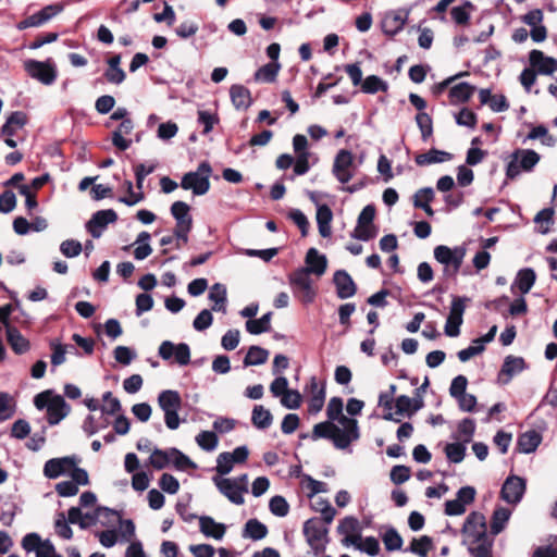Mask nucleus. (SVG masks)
<instances>
[{"label":"nucleus","instance_id":"nucleus-1","mask_svg":"<svg viewBox=\"0 0 557 557\" xmlns=\"http://www.w3.org/2000/svg\"><path fill=\"white\" fill-rule=\"evenodd\" d=\"M339 423L341 429L332 421L320 422L313 426L311 438L318 441L319 438L331 440L334 446L338 449H346L352 442L359 438L358 422L356 419L342 416Z\"/></svg>","mask_w":557,"mask_h":557},{"label":"nucleus","instance_id":"nucleus-2","mask_svg":"<svg viewBox=\"0 0 557 557\" xmlns=\"http://www.w3.org/2000/svg\"><path fill=\"white\" fill-rule=\"evenodd\" d=\"M463 544L467 545L469 553L493 544V540L487 535L485 517L480 512H471L462 527Z\"/></svg>","mask_w":557,"mask_h":557},{"label":"nucleus","instance_id":"nucleus-3","mask_svg":"<svg viewBox=\"0 0 557 557\" xmlns=\"http://www.w3.org/2000/svg\"><path fill=\"white\" fill-rule=\"evenodd\" d=\"M466 251L463 246L450 248L445 245H438L434 248V258L438 263L443 264L444 276L454 277L457 275L466 257Z\"/></svg>","mask_w":557,"mask_h":557},{"label":"nucleus","instance_id":"nucleus-4","mask_svg":"<svg viewBox=\"0 0 557 557\" xmlns=\"http://www.w3.org/2000/svg\"><path fill=\"white\" fill-rule=\"evenodd\" d=\"M212 168L208 161H202L196 171L187 172L181 180V187L191 190L195 196H202L210 189V177Z\"/></svg>","mask_w":557,"mask_h":557},{"label":"nucleus","instance_id":"nucleus-5","mask_svg":"<svg viewBox=\"0 0 557 557\" xmlns=\"http://www.w3.org/2000/svg\"><path fill=\"white\" fill-rule=\"evenodd\" d=\"M540 161V154L531 149H516L506 166V177L517 178L522 172H531Z\"/></svg>","mask_w":557,"mask_h":557},{"label":"nucleus","instance_id":"nucleus-6","mask_svg":"<svg viewBox=\"0 0 557 557\" xmlns=\"http://www.w3.org/2000/svg\"><path fill=\"white\" fill-rule=\"evenodd\" d=\"M158 405L164 412V423L168 429L176 430L181 420L178 411L182 407V398L177 391L165 389L158 396Z\"/></svg>","mask_w":557,"mask_h":557},{"label":"nucleus","instance_id":"nucleus-7","mask_svg":"<svg viewBox=\"0 0 557 557\" xmlns=\"http://www.w3.org/2000/svg\"><path fill=\"white\" fill-rule=\"evenodd\" d=\"M304 535L315 554L323 553L327 544V528L321 519L311 518L304 524Z\"/></svg>","mask_w":557,"mask_h":557},{"label":"nucleus","instance_id":"nucleus-8","mask_svg":"<svg viewBox=\"0 0 557 557\" xmlns=\"http://www.w3.org/2000/svg\"><path fill=\"white\" fill-rule=\"evenodd\" d=\"M289 284L294 295L304 304H311L315 298L310 273L307 270L297 269L289 275Z\"/></svg>","mask_w":557,"mask_h":557},{"label":"nucleus","instance_id":"nucleus-9","mask_svg":"<svg viewBox=\"0 0 557 557\" xmlns=\"http://www.w3.org/2000/svg\"><path fill=\"white\" fill-rule=\"evenodd\" d=\"M190 207L184 201H175L171 206V214L176 221L174 235L184 243L188 242V233L193 226V219L189 214Z\"/></svg>","mask_w":557,"mask_h":557},{"label":"nucleus","instance_id":"nucleus-10","mask_svg":"<svg viewBox=\"0 0 557 557\" xmlns=\"http://www.w3.org/2000/svg\"><path fill=\"white\" fill-rule=\"evenodd\" d=\"M468 297L454 296L450 311L445 323V334L449 337H456L460 334V326L463 322V313L467 307Z\"/></svg>","mask_w":557,"mask_h":557},{"label":"nucleus","instance_id":"nucleus-11","mask_svg":"<svg viewBox=\"0 0 557 557\" xmlns=\"http://www.w3.org/2000/svg\"><path fill=\"white\" fill-rule=\"evenodd\" d=\"M355 158L351 151L346 149H341L334 159L332 173L336 177V180L346 184L354 177Z\"/></svg>","mask_w":557,"mask_h":557},{"label":"nucleus","instance_id":"nucleus-12","mask_svg":"<svg viewBox=\"0 0 557 557\" xmlns=\"http://www.w3.org/2000/svg\"><path fill=\"white\" fill-rule=\"evenodd\" d=\"M26 72L45 85H51L57 78V70L50 60L45 62L27 60L24 63Z\"/></svg>","mask_w":557,"mask_h":557},{"label":"nucleus","instance_id":"nucleus-13","mask_svg":"<svg viewBox=\"0 0 557 557\" xmlns=\"http://www.w3.org/2000/svg\"><path fill=\"white\" fill-rule=\"evenodd\" d=\"M158 354L163 360L174 357L180 366H187L190 362V348L186 343L174 344L164 341L159 346Z\"/></svg>","mask_w":557,"mask_h":557},{"label":"nucleus","instance_id":"nucleus-14","mask_svg":"<svg viewBox=\"0 0 557 557\" xmlns=\"http://www.w3.org/2000/svg\"><path fill=\"white\" fill-rule=\"evenodd\" d=\"M117 220V214L113 209L99 210L95 212L86 223L88 233L94 238H99L110 223Z\"/></svg>","mask_w":557,"mask_h":557},{"label":"nucleus","instance_id":"nucleus-15","mask_svg":"<svg viewBox=\"0 0 557 557\" xmlns=\"http://www.w3.org/2000/svg\"><path fill=\"white\" fill-rule=\"evenodd\" d=\"M525 492V481L517 475L508 476L500 491L502 498L512 505H517L523 497Z\"/></svg>","mask_w":557,"mask_h":557},{"label":"nucleus","instance_id":"nucleus-16","mask_svg":"<svg viewBox=\"0 0 557 557\" xmlns=\"http://www.w3.org/2000/svg\"><path fill=\"white\" fill-rule=\"evenodd\" d=\"M77 463L75 456H66L62 458L49 459L44 467V474L49 479H57L60 475L69 472Z\"/></svg>","mask_w":557,"mask_h":557},{"label":"nucleus","instance_id":"nucleus-17","mask_svg":"<svg viewBox=\"0 0 557 557\" xmlns=\"http://www.w3.org/2000/svg\"><path fill=\"white\" fill-rule=\"evenodd\" d=\"M213 482L219 492L223 494L231 503L235 505L244 504V492H242L240 487H238L232 479L214 476Z\"/></svg>","mask_w":557,"mask_h":557},{"label":"nucleus","instance_id":"nucleus-18","mask_svg":"<svg viewBox=\"0 0 557 557\" xmlns=\"http://www.w3.org/2000/svg\"><path fill=\"white\" fill-rule=\"evenodd\" d=\"M333 282L336 287L337 297L341 299H347L352 297L357 292V286L345 270H337L334 273Z\"/></svg>","mask_w":557,"mask_h":557},{"label":"nucleus","instance_id":"nucleus-19","mask_svg":"<svg viewBox=\"0 0 557 557\" xmlns=\"http://www.w3.org/2000/svg\"><path fill=\"white\" fill-rule=\"evenodd\" d=\"M71 411V407L61 395H54L47 408V418L50 425L60 423Z\"/></svg>","mask_w":557,"mask_h":557},{"label":"nucleus","instance_id":"nucleus-20","mask_svg":"<svg viewBox=\"0 0 557 557\" xmlns=\"http://www.w3.org/2000/svg\"><path fill=\"white\" fill-rule=\"evenodd\" d=\"M529 60L532 67L536 69L540 74L552 75L557 72V60L552 57H546L540 50H532Z\"/></svg>","mask_w":557,"mask_h":557},{"label":"nucleus","instance_id":"nucleus-21","mask_svg":"<svg viewBox=\"0 0 557 557\" xmlns=\"http://www.w3.org/2000/svg\"><path fill=\"white\" fill-rule=\"evenodd\" d=\"M524 367L525 362L523 358L507 356L498 374V381L503 384H507L511 377L520 373Z\"/></svg>","mask_w":557,"mask_h":557},{"label":"nucleus","instance_id":"nucleus-22","mask_svg":"<svg viewBox=\"0 0 557 557\" xmlns=\"http://www.w3.org/2000/svg\"><path fill=\"white\" fill-rule=\"evenodd\" d=\"M327 260L324 255H320L315 248H310L306 255V267L300 270H307L308 273L321 276L325 273Z\"/></svg>","mask_w":557,"mask_h":557},{"label":"nucleus","instance_id":"nucleus-23","mask_svg":"<svg viewBox=\"0 0 557 557\" xmlns=\"http://www.w3.org/2000/svg\"><path fill=\"white\" fill-rule=\"evenodd\" d=\"M199 529L206 537H211L216 541L222 540L226 532L225 524L216 522L209 516H201L199 518Z\"/></svg>","mask_w":557,"mask_h":557},{"label":"nucleus","instance_id":"nucleus-24","mask_svg":"<svg viewBox=\"0 0 557 557\" xmlns=\"http://www.w3.org/2000/svg\"><path fill=\"white\" fill-rule=\"evenodd\" d=\"M309 388L311 397L308 401V412L310 414H317L320 412L325 403V388L320 386L317 379L312 376L310 379Z\"/></svg>","mask_w":557,"mask_h":557},{"label":"nucleus","instance_id":"nucleus-25","mask_svg":"<svg viewBox=\"0 0 557 557\" xmlns=\"http://www.w3.org/2000/svg\"><path fill=\"white\" fill-rule=\"evenodd\" d=\"M165 453L169 455L166 458V465L173 466L177 471H185L187 469H196L197 465L184 453L177 448H168Z\"/></svg>","mask_w":557,"mask_h":557},{"label":"nucleus","instance_id":"nucleus-26","mask_svg":"<svg viewBox=\"0 0 557 557\" xmlns=\"http://www.w3.org/2000/svg\"><path fill=\"white\" fill-rule=\"evenodd\" d=\"M536 281V273L532 268H524L518 271L511 290L518 288L522 295L528 294Z\"/></svg>","mask_w":557,"mask_h":557},{"label":"nucleus","instance_id":"nucleus-27","mask_svg":"<svg viewBox=\"0 0 557 557\" xmlns=\"http://www.w3.org/2000/svg\"><path fill=\"white\" fill-rule=\"evenodd\" d=\"M7 341L16 355H23L30 348L29 341L15 326H8Z\"/></svg>","mask_w":557,"mask_h":557},{"label":"nucleus","instance_id":"nucleus-28","mask_svg":"<svg viewBox=\"0 0 557 557\" xmlns=\"http://www.w3.org/2000/svg\"><path fill=\"white\" fill-rule=\"evenodd\" d=\"M541 442V434L535 430H530L519 435L517 447L520 453L531 454L536 450Z\"/></svg>","mask_w":557,"mask_h":557},{"label":"nucleus","instance_id":"nucleus-29","mask_svg":"<svg viewBox=\"0 0 557 557\" xmlns=\"http://www.w3.org/2000/svg\"><path fill=\"white\" fill-rule=\"evenodd\" d=\"M230 96L233 106L237 110H246L251 106L252 99L250 90L243 85H232Z\"/></svg>","mask_w":557,"mask_h":557},{"label":"nucleus","instance_id":"nucleus-30","mask_svg":"<svg viewBox=\"0 0 557 557\" xmlns=\"http://www.w3.org/2000/svg\"><path fill=\"white\" fill-rule=\"evenodd\" d=\"M208 297L213 302V311L222 313L226 312L227 292L225 285L221 283L213 284Z\"/></svg>","mask_w":557,"mask_h":557},{"label":"nucleus","instance_id":"nucleus-31","mask_svg":"<svg viewBox=\"0 0 557 557\" xmlns=\"http://www.w3.org/2000/svg\"><path fill=\"white\" fill-rule=\"evenodd\" d=\"M451 158V153L432 148L425 153L417 154L414 161L418 165L425 166L434 163L449 161Z\"/></svg>","mask_w":557,"mask_h":557},{"label":"nucleus","instance_id":"nucleus-32","mask_svg":"<svg viewBox=\"0 0 557 557\" xmlns=\"http://www.w3.org/2000/svg\"><path fill=\"white\" fill-rule=\"evenodd\" d=\"M434 197L435 194L432 187L420 188L413 196V206L422 209L429 216H433L434 210L431 208L430 202Z\"/></svg>","mask_w":557,"mask_h":557},{"label":"nucleus","instance_id":"nucleus-33","mask_svg":"<svg viewBox=\"0 0 557 557\" xmlns=\"http://www.w3.org/2000/svg\"><path fill=\"white\" fill-rule=\"evenodd\" d=\"M333 219L332 210L326 205H318L317 208V224L319 233L322 237H329L332 233L331 222Z\"/></svg>","mask_w":557,"mask_h":557},{"label":"nucleus","instance_id":"nucleus-34","mask_svg":"<svg viewBox=\"0 0 557 557\" xmlns=\"http://www.w3.org/2000/svg\"><path fill=\"white\" fill-rule=\"evenodd\" d=\"M412 404H413L412 398H410L406 395L398 396L395 400L396 411L395 412H386L383 416V419L388 420V421H394V422H400V418H398L396 416H403L406 413L409 417H411L412 414H410V412L412 409Z\"/></svg>","mask_w":557,"mask_h":557},{"label":"nucleus","instance_id":"nucleus-35","mask_svg":"<svg viewBox=\"0 0 557 557\" xmlns=\"http://www.w3.org/2000/svg\"><path fill=\"white\" fill-rule=\"evenodd\" d=\"M268 534V528L258 519H249L244 527L243 537L251 539L253 541L262 540Z\"/></svg>","mask_w":557,"mask_h":557},{"label":"nucleus","instance_id":"nucleus-36","mask_svg":"<svg viewBox=\"0 0 557 557\" xmlns=\"http://www.w3.org/2000/svg\"><path fill=\"white\" fill-rule=\"evenodd\" d=\"M474 90L475 87L469 83H459L449 90L450 102L454 104L466 102L472 97Z\"/></svg>","mask_w":557,"mask_h":557},{"label":"nucleus","instance_id":"nucleus-37","mask_svg":"<svg viewBox=\"0 0 557 557\" xmlns=\"http://www.w3.org/2000/svg\"><path fill=\"white\" fill-rule=\"evenodd\" d=\"M408 18V12H392L384 21V30L387 34L395 35L400 32Z\"/></svg>","mask_w":557,"mask_h":557},{"label":"nucleus","instance_id":"nucleus-38","mask_svg":"<svg viewBox=\"0 0 557 557\" xmlns=\"http://www.w3.org/2000/svg\"><path fill=\"white\" fill-rule=\"evenodd\" d=\"M26 124V115L21 111H15L10 114L7 122L3 124L1 132L5 136H13L15 132Z\"/></svg>","mask_w":557,"mask_h":557},{"label":"nucleus","instance_id":"nucleus-39","mask_svg":"<svg viewBox=\"0 0 557 557\" xmlns=\"http://www.w3.org/2000/svg\"><path fill=\"white\" fill-rule=\"evenodd\" d=\"M251 421L257 429L265 430L272 424L273 417L270 410L257 405L252 409Z\"/></svg>","mask_w":557,"mask_h":557},{"label":"nucleus","instance_id":"nucleus-40","mask_svg":"<svg viewBox=\"0 0 557 557\" xmlns=\"http://www.w3.org/2000/svg\"><path fill=\"white\" fill-rule=\"evenodd\" d=\"M511 511L505 507H497L492 516L491 531L494 535L499 534L506 527Z\"/></svg>","mask_w":557,"mask_h":557},{"label":"nucleus","instance_id":"nucleus-41","mask_svg":"<svg viewBox=\"0 0 557 557\" xmlns=\"http://www.w3.org/2000/svg\"><path fill=\"white\" fill-rule=\"evenodd\" d=\"M272 313L267 312L259 319H250L246 322L248 333L257 335L270 331Z\"/></svg>","mask_w":557,"mask_h":557},{"label":"nucleus","instance_id":"nucleus-42","mask_svg":"<svg viewBox=\"0 0 557 557\" xmlns=\"http://www.w3.org/2000/svg\"><path fill=\"white\" fill-rule=\"evenodd\" d=\"M50 348L52 349L51 364L53 367L61 366L65 362L66 352H76V348L74 346L63 345L59 342H51Z\"/></svg>","mask_w":557,"mask_h":557},{"label":"nucleus","instance_id":"nucleus-43","mask_svg":"<svg viewBox=\"0 0 557 557\" xmlns=\"http://www.w3.org/2000/svg\"><path fill=\"white\" fill-rule=\"evenodd\" d=\"M268 358L269 351L267 349L259 346H251L244 358V366H260L265 363Z\"/></svg>","mask_w":557,"mask_h":557},{"label":"nucleus","instance_id":"nucleus-44","mask_svg":"<svg viewBox=\"0 0 557 557\" xmlns=\"http://www.w3.org/2000/svg\"><path fill=\"white\" fill-rule=\"evenodd\" d=\"M281 65L277 62L268 63L255 73L257 82L272 83L276 79Z\"/></svg>","mask_w":557,"mask_h":557},{"label":"nucleus","instance_id":"nucleus-45","mask_svg":"<svg viewBox=\"0 0 557 557\" xmlns=\"http://www.w3.org/2000/svg\"><path fill=\"white\" fill-rule=\"evenodd\" d=\"M474 9L471 1H465L462 5L454 7L450 11L451 18L458 25H466L470 20V13Z\"/></svg>","mask_w":557,"mask_h":557},{"label":"nucleus","instance_id":"nucleus-46","mask_svg":"<svg viewBox=\"0 0 557 557\" xmlns=\"http://www.w3.org/2000/svg\"><path fill=\"white\" fill-rule=\"evenodd\" d=\"M387 89H388V84L376 75H370V76L366 77V79L361 84V90L364 94L372 95L377 91H386Z\"/></svg>","mask_w":557,"mask_h":557},{"label":"nucleus","instance_id":"nucleus-47","mask_svg":"<svg viewBox=\"0 0 557 557\" xmlns=\"http://www.w3.org/2000/svg\"><path fill=\"white\" fill-rule=\"evenodd\" d=\"M432 547H433L432 539L428 535H422L419 539L412 540L408 550L420 556V557H426L428 553L432 549Z\"/></svg>","mask_w":557,"mask_h":557},{"label":"nucleus","instance_id":"nucleus-48","mask_svg":"<svg viewBox=\"0 0 557 557\" xmlns=\"http://www.w3.org/2000/svg\"><path fill=\"white\" fill-rule=\"evenodd\" d=\"M195 440L198 446L206 451L214 450L219 443L218 436L212 431H201Z\"/></svg>","mask_w":557,"mask_h":557},{"label":"nucleus","instance_id":"nucleus-49","mask_svg":"<svg viewBox=\"0 0 557 557\" xmlns=\"http://www.w3.org/2000/svg\"><path fill=\"white\" fill-rule=\"evenodd\" d=\"M382 540L386 550L388 552L399 550L403 546V539L394 528L387 529L383 534Z\"/></svg>","mask_w":557,"mask_h":557},{"label":"nucleus","instance_id":"nucleus-50","mask_svg":"<svg viewBox=\"0 0 557 557\" xmlns=\"http://www.w3.org/2000/svg\"><path fill=\"white\" fill-rule=\"evenodd\" d=\"M269 509L272 515L283 518L288 515L289 505L283 496L276 495L270 499Z\"/></svg>","mask_w":557,"mask_h":557},{"label":"nucleus","instance_id":"nucleus-51","mask_svg":"<svg viewBox=\"0 0 557 557\" xmlns=\"http://www.w3.org/2000/svg\"><path fill=\"white\" fill-rule=\"evenodd\" d=\"M377 235V227L375 225H366L357 223L351 233V237L362 242H369Z\"/></svg>","mask_w":557,"mask_h":557},{"label":"nucleus","instance_id":"nucleus-52","mask_svg":"<svg viewBox=\"0 0 557 557\" xmlns=\"http://www.w3.org/2000/svg\"><path fill=\"white\" fill-rule=\"evenodd\" d=\"M445 453L449 461L459 463L466 455V446L462 443H450L445 447Z\"/></svg>","mask_w":557,"mask_h":557},{"label":"nucleus","instance_id":"nucleus-53","mask_svg":"<svg viewBox=\"0 0 557 557\" xmlns=\"http://www.w3.org/2000/svg\"><path fill=\"white\" fill-rule=\"evenodd\" d=\"M109 424L110 420L108 418H103V423H98L95 416L89 414L84 420L83 430L88 436H91L96 434L99 430L106 429Z\"/></svg>","mask_w":557,"mask_h":557},{"label":"nucleus","instance_id":"nucleus-54","mask_svg":"<svg viewBox=\"0 0 557 557\" xmlns=\"http://www.w3.org/2000/svg\"><path fill=\"white\" fill-rule=\"evenodd\" d=\"M416 121L418 124V127L421 131V137L423 140H428V138L433 133V126H432V119L431 116L425 112H420L416 116Z\"/></svg>","mask_w":557,"mask_h":557},{"label":"nucleus","instance_id":"nucleus-55","mask_svg":"<svg viewBox=\"0 0 557 557\" xmlns=\"http://www.w3.org/2000/svg\"><path fill=\"white\" fill-rule=\"evenodd\" d=\"M301 394L296 389H288L282 397L281 404L287 409H298L301 405Z\"/></svg>","mask_w":557,"mask_h":557},{"label":"nucleus","instance_id":"nucleus-56","mask_svg":"<svg viewBox=\"0 0 557 557\" xmlns=\"http://www.w3.org/2000/svg\"><path fill=\"white\" fill-rule=\"evenodd\" d=\"M219 122V117L206 110L198 111V123L203 126V134H209L214 125Z\"/></svg>","mask_w":557,"mask_h":557},{"label":"nucleus","instance_id":"nucleus-57","mask_svg":"<svg viewBox=\"0 0 557 557\" xmlns=\"http://www.w3.org/2000/svg\"><path fill=\"white\" fill-rule=\"evenodd\" d=\"M102 516H110L111 518H115V510L99 506L95 509L94 512L83 513V519L86 521V523L91 525L99 521Z\"/></svg>","mask_w":557,"mask_h":557},{"label":"nucleus","instance_id":"nucleus-58","mask_svg":"<svg viewBox=\"0 0 557 557\" xmlns=\"http://www.w3.org/2000/svg\"><path fill=\"white\" fill-rule=\"evenodd\" d=\"M83 250L82 244L75 239H66L61 243L60 251L66 258H74L81 255Z\"/></svg>","mask_w":557,"mask_h":557},{"label":"nucleus","instance_id":"nucleus-59","mask_svg":"<svg viewBox=\"0 0 557 557\" xmlns=\"http://www.w3.org/2000/svg\"><path fill=\"white\" fill-rule=\"evenodd\" d=\"M213 317L210 310H201L194 319L193 326L196 331L202 332L211 326Z\"/></svg>","mask_w":557,"mask_h":557},{"label":"nucleus","instance_id":"nucleus-60","mask_svg":"<svg viewBox=\"0 0 557 557\" xmlns=\"http://www.w3.org/2000/svg\"><path fill=\"white\" fill-rule=\"evenodd\" d=\"M475 431V422L470 418H466L458 424L459 438L468 443L471 441Z\"/></svg>","mask_w":557,"mask_h":557},{"label":"nucleus","instance_id":"nucleus-61","mask_svg":"<svg viewBox=\"0 0 557 557\" xmlns=\"http://www.w3.org/2000/svg\"><path fill=\"white\" fill-rule=\"evenodd\" d=\"M159 485L162 491L169 494H176L180 490L178 480L169 473H163L159 480Z\"/></svg>","mask_w":557,"mask_h":557},{"label":"nucleus","instance_id":"nucleus-62","mask_svg":"<svg viewBox=\"0 0 557 557\" xmlns=\"http://www.w3.org/2000/svg\"><path fill=\"white\" fill-rule=\"evenodd\" d=\"M288 218L299 227L302 236H306L308 234L309 221L301 210H290V212L288 213Z\"/></svg>","mask_w":557,"mask_h":557},{"label":"nucleus","instance_id":"nucleus-63","mask_svg":"<svg viewBox=\"0 0 557 557\" xmlns=\"http://www.w3.org/2000/svg\"><path fill=\"white\" fill-rule=\"evenodd\" d=\"M234 466V461L231 458L230 453H221L216 458L215 470L220 475L228 474Z\"/></svg>","mask_w":557,"mask_h":557},{"label":"nucleus","instance_id":"nucleus-64","mask_svg":"<svg viewBox=\"0 0 557 557\" xmlns=\"http://www.w3.org/2000/svg\"><path fill=\"white\" fill-rule=\"evenodd\" d=\"M467 385H468L467 377L465 375H457L456 377L453 379L450 386H449L450 396L456 399L457 397L461 396L462 394H466Z\"/></svg>","mask_w":557,"mask_h":557}]
</instances>
